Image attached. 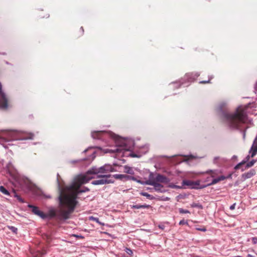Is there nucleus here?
Returning <instances> with one entry per match:
<instances>
[{
	"instance_id": "20e7f679",
	"label": "nucleus",
	"mask_w": 257,
	"mask_h": 257,
	"mask_svg": "<svg viewBox=\"0 0 257 257\" xmlns=\"http://www.w3.org/2000/svg\"><path fill=\"white\" fill-rule=\"evenodd\" d=\"M114 171V168L109 164H105L99 168L93 167L83 174L82 183H87L90 180L95 178V175H108L109 173Z\"/></svg>"
},
{
	"instance_id": "2eb2a0df",
	"label": "nucleus",
	"mask_w": 257,
	"mask_h": 257,
	"mask_svg": "<svg viewBox=\"0 0 257 257\" xmlns=\"http://www.w3.org/2000/svg\"><path fill=\"white\" fill-rule=\"evenodd\" d=\"M255 174V170L253 169H250L248 172L244 173L241 175V179L245 181L247 179L250 178Z\"/></svg>"
},
{
	"instance_id": "412c9836",
	"label": "nucleus",
	"mask_w": 257,
	"mask_h": 257,
	"mask_svg": "<svg viewBox=\"0 0 257 257\" xmlns=\"http://www.w3.org/2000/svg\"><path fill=\"white\" fill-rule=\"evenodd\" d=\"M126 175L115 174V175H113L112 176H111V177L110 178V179H112V180H113V178H114L117 179H121V180L123 179H126Z\"/></svg>"
},
{
	"instance_id": "cd10ccee",
	"label": "nucleus",
	"mask_w": 257,
	"mask_h": 257,
	"mask_svg": "<svg viewBox=\"0 0 257 257\" xmlns=\"http://www.w3.org/2000/svg\"><path fill=\"white\" fill-rule=\"evenodd\" d=\"M126 179L132 180H134V181H136L137 182H138V181H139V180H137L135 177H134L133 176H128V175H126Z\"/></svg>"
},
{
	"instance_id": "39448f33",
	"label": "nucleus",
	"mask_w": 257,
	"mask_h": 257,
	"mask_svg": "<svg viewBox=\"0 0 257 257\" xmlns=\"http://www.w3.org/2000/svg\"><path fill=\"white\" fill-rule=\"evenodd\" d=\"M18 131L12 130H0V143L3 144L9 142L10 140L16 137Z\"/></svg>"
},
{
	"instance_id": "5fc2aeb1",
	"label": "nucleus",
	"mask_w": 257,
	"mask_h": 257,
	"mask_svg": "<svg viewBox=\"0 0 257 257\" xmlns=\"http://www.w3.org/2000/svg\"><path fill=\"white\" fill-rule=\"evenodd\" d=\"M87 151V150L86 149V150L84 151V152H86Z\"/></svg>"
},
{
	"instance_id": "72a5a7b5",
	"label": "nucleus",
	"mask_w": 257,
	"mask_h": 257,
	"mask_svg": "<svg viewBox=\"0 0 257 257\" xmlns=\"http://www.w3.org/2000/svg\"><path fill=\"white\" fill-rule=\"evenodd\" d=\"M252 242L254 244H257V237H253L251 238Z\"/></svg>"
},
{
	"instance_id": "a211bd4d",
	"label": "nucleus",
	"mask_w": 257,
	"mask_h": 257,
	"mask_svg": "<svg viewBox=\"0 0 257 257\" xmlns=\"http://www.w3.org/2000/svg\"><path fill=\"white\" fill-rule=\"evenodd\" d=\"M58 200H59V199H58ZM60 210V200H59V210L57 211V213H56V212L55 211V210L52 209V210H51L50 211L49 215H48V216H50V217H54L57 216V217L59 219H60V220H65V219H61V218H59V213Z\"/></svg>"
},
{
	"instance_id": "ea45409f",
	"label": "nucleus",
	"mask_w": 257,
	"mask_h": 257,
	"mask_svg": "<svg viewBox=\"0 0 257 257\" xmlns=\"http://www.w3.org/2000/svg\"><path fill=\"white\" fill-rule=\"evenodd\" d=\"M218 178L219 179V181H220L224 180L225 179V177H224V176H220L218 177Z\"/></svg>"
},
{
	"instance_id": "de8ad7c7",
	"label": "nucleus",
	"mask_w": 257,
	"mask_h": 257,
	"mask_svg": "<svg viewBox=\"0 0 257 257\" xmlns=\"http://www.w3.org/2000/svg\"><path fill=\"white\" fill-rule=\"evenodd\" d=\"M183 183H184V184H185L188 185V181H183Z\"/></svg>"
},
{
	"instance_id": "dca6fc26",
	"label": "nucleus",
	"mask_w": 257,
	"mask_h": 257,
	"mask_svg": "<svg viewBox=\"0 0 257 257\" xmlns=\"http://www.w3.org/2000/svg\"><path fill=\"white\" fill-rule=\"evenodd\" d=\"M251 157V154H248L247 156H246L244 159L240 163L237 164L234 168L235 170L239 169L242 166H243L245 163H246Z\"/></svg>"
},
{
	"instance_id": "f8f14e48",
	"label": "nucleus",
	"mask_w": 257,
	"mask_h": 257,
	"mask_svg": "<svg viewBox=\"0 0 257 257\" xmlns=\"http://www.w3.org/2000/svg\"><path fill=\"white\" fill-rule=\"evenodd\" d=\"M8 98L6 93L2 90V86L0 83V108L6 109L8 108Z\"/></svg>"
},
{
	"instance_id": "f704fd0d",
	"label": "nucleus",
	"mask_w": 257,
	"mask_h": 257,
	"mask_svg": "<svg viewBox=\"0 0 257 257\" xmlns=\"http://www.w3.org/2000/svg\"><path fill=\"white\" fill-rule=\"evenodd\" d=\"M179 212L180 213H188L189 211L187 210H185V209H183L182 208H180L179 209Z\"/></svg>"
},
{
	"instance_id": "a878e982",
	"label": "nucleus",
	"mask_w": 257,
	"mask_h": 257,
	"mask_svg": "<svg viewBox=\"0 0 257 257\" xmlns=\"http://www.w3.org/2000/svg\"><path fill=\"white\" fill-rule=\"evenodd\" d=\"M194 208H196L199 210L200 209L201 210L203 209V206L201 204L199 203H194Z\"/></svg>"
},
{
	"instance_id": "4be33fe9",
	"label": "nucleus",
	"mask_w": 257,
	"mask_h": 257,
	"mask_svg": "<svg viewBox=\"0 0 257 257\" xmlns=\"http://www.w3.org/2000/svg\"><path fill=\"white\" fill-rule=\"evenodd\" d=\"M124 171L129 174L133 175L134 174V171L133 168L128 166L124 167Z\"/></svg>"
},
{
	"instance_id": "603ef678",
	"label": "nucleus",
	"mask_w": 257,
	"mask_h": 257,
	"mask_svg": "<svg viewBox=\"0 0 257 257\" xmlns=\"http://www.w3.org/2000/svg\"><path fill=\"white\" fill-rule=\"evenodd\" d=\"M81 29L82 30V32H83V31H84V30H83V27H81Z\"/></svg>"
},
{
	"instance_id": "f257e3e1",
	"label": "nucleus",
	"mask_w": 257,
	"mask_h": 257,
	"mask_svg": "<svg viewBox=\"0 0 257 257\" xmlns=\"http://www.w3.org/2000/svg\"><path fill=\"white\" fill-rule=\"evenodd\" d=\"M83 174L78 176L75 181L69 186L63 188L58 181V187L59 195L60 210L59 217L61 219H68L74 212L78 201L77 195L80 193L89 191V189L84 187L80 189V186L86 183H82Z\"/></svg>"
},
{
	"instance_id": "7c9ffc66",
	"label": "nucleus",
	"mask_w": 257,
	"mask_h": 257,
	"mask_svg": "<svg viewBox=\"0 0 257 257\" xmlns=\"http://www.w3.org/2000/svg\"><path fill=\"white\" fill-rule=\"evenodd\" d=\"M219 157H215L214 158L213 162L215 164H218V161L220 160Z\"/></svg>"
},
{
	"instance_id": "c03bdc74",
	"label": "nucleus",
	"mask_w": 257,
	"mask_h": 257,
	"mask_svg": "<svg viewBox=\"0 0 257 257\" xmlns=\"http://www.w3.org/2000/svg\"><path fill=\"white\" fill-rule=\"evenodd\" d=\"M92 157L93 159H94L95 157V152H93V153L92 154Z\"/></svg>"
},
{
	"instance_id": "4c0bfd02",
	"label": "nucleus",
	"mask_w": 257,
	"mask_h": 257,
	"mask_svg": "<svg viewBox=\"0 0 257 257\" xmlns=\"http://www.w3.org/2000/svg\"><path fill=\"white\" fill-rule=\"evenodd\" d=\"M83 160H75L71 161V163L74 164L82 161Z\"/></svg>"
},
{
	"instance_id": "4d7b16f0",
	"label": "nucleus",
	"mask_w": 257,
	"mask_h": 257,
	"mask_svg": "<svg viewBox=\"0 0 257 257\" xmlns=\"http://www.w3.org/2000/svg\"><path fill=\"white\" fill-rule=\"evenodd\" d=\"M256 160H257V158H256Z\"/></svg>"
},
{
	"instance_id": "c9c22d12",
	"label": "nucleus",
	"mask_w": 257,
	"mask_h": 257,
	"mask_svg": "<svg viewBox=\"0 0 257 257\" xmlns=\"http://www.w3.org/2000/svg\"><path fill=\"white\" fill-rule=\"evenodd\" d=\"M212 77H211L210 79H209L207 81H200V83H203V84H206V83H210V79H211Z\"/></svg>"
},
{
	"instance_id": "58836bf2",
	"label": "nucleus",
	"mask_w": 257,
	"mask_h": 257,
	"mask_svg": "<svg viewBox=\"0 0 257 257\" xmlns=\"http://www.w3.org/2000/svg\"><path fill=\"white\" fill-rule=\"evenodd\" d=\"M235 205H236V204H235V203H234V204H233L232 205H231L230 206V207H229L230 209V210H234V209H235Z\"/></svg>"
},
{
	"instance_id": "6e6d98bb",
	"label": "nucleus",
	"mask_w": 257,
	"mask_h": 257,
	"mask_svg": "<svg viewBox=\"0 0 257 257\" xmlns=\"http://www.w3.org/2000/svg\"><path fill=\"white\" fill-rule=\"evenodd\" d=\"M77 236L78 237V236ZM79 237H80L81 238L82 237V236H79Z\"/></svg>"
},
{
	"instance_id": "c85d7f7f",
	"label": "nucleus",
	"mask_w": 257,
	"mask_h": 257,
	"mask_svg": "<svg viewBox=\"0 0 257 257\" xmlns=\"http://www.w3.org/2000/svg\"><path fill=\"white\" fill-rule=\"evenodd\" d=\"M89 220L94 221L99 224H101V223L99 221V219L97 217H95L93 216H90L89 217Z\"/></svg>"
},
{
	"instance_id": "393cba45",
	"label": "nucleus",
	"mask_w": 257,
	"mask_h": 257,
	"mask_svg": "<svg viewBox=\"0 0 257 257\" xmlns=\"http://www.w3.org/2000/svg\"><path fill=\"white\" fill-rule=\"evenodd\" d=\"M141 194L142 196H145L149 199H152L153 198V197L151 195L147 192H142Z\"/></svg>"
},
{
	"instance_id": "423d86ee",
	"label": "nucleus",
	"mask_w": 257,
	"mask_h": 257,
	"mask_svg": "<svg viewBox=\"0 0 257 257\" xmlns=\"http://www.w3.org/2000/svg\"><path fill=\"white\" fill-rule=\"evenodd\" d=\"M111 177L110 174L95 175V178L98 179L93 181L91 184L94 185H99L112 183L114 182V180L110 179Z\"/></svg>"
},
{
	"instance_id": "49530a36",
	"label": "nucleus",
	"mask_w": 257,
	"mask_h": 257,
	"mask_svg": "<svg viewBox=\"0 0 257 257\" xmlns=\"http://www.w3.org/2000/svg\"><path fill=\"white\" fill-rule=\"evenodd\" d=\"M255 93H256L257 92V83H256L255 85Z\"/></svg>"
},
{
	"instance_id": "7ed1b4c3",
	"label": "nucleus",
	"mask_w": 257,
	"mask_h": 257,
	"mask_svg": "<svg viewBox=\"0 0 257 257\" xmlns=\"http://www.w3.org/2000/svg\"><path fill=\"white\" fill-rule=\"evenodd\" d=\"M91 136L94 139L103 141L106 142L107 138L112 139L114 141L115 148L107 149L106 153H116L119 155L122 154V155H124L125 152L132 151L135 146L133 139L122 138L110 131H93L91 133Z\"/></svg>"
},
{
	"instance_id": "b1692460",
	"label": "nucleus",
	"mask_w": 257,
	"mask_h": 257,
	"mask_svg": "<svg viewBox=\"0 0 257 257\" xmlns=\"http://www.w3.org/2000/svg\"><path fill=\"white\" fill-rule=\"evenodd\" d=\"M0 192L6 195H9L10 193L4 186H0Z\"/></svg>"
},
{
	"instance_id": "6e6552de",
	"label": "nucleus",
	"mask_w": 257,
	"mask_h": 257,
	"mask_svg": "<svg viewBox=\"0 0 257 257\" xmlns=\"http://www.w3.org/2000/svg\"><path fill=\"white\" fill-rule=\"evenodd\" d=\"M138 183L142 185H149L153 186L154 190L158 192L164 193L166 191V190L164 189L162 185L156 182V181H154V180H152L151 178V180H148L146 181H138Z\"/></svg>"
},
{
	"instance_id": "473e14b6",
	"label": "nucleus",
	"mask_w": 257,
	"mask_h": 257,
	"mask_svg": "<svg viewBox=\"0 0 257 257\" xmlns=\"http://www.w3.org/2000/svg\"><path fill=\"white\" fill-rule=\"evenodd\" d=\"M43 253L41 252H38L36 253L35 254H34V256L35 257H42Z\"/></svg>"
},
{
	"instance_id": "09e8293b",
	"label": "nucleus",
	"mask_w": 257,
	"mask_h": 257,
	"mask_svg": "<svg viewBox=\"0 0 257 257\" xmlns=\"http://www.w3.org/2000/svg\"><path fill=\"white\" fill-rule=\"evenodd\" d=\"M174 187L176 188H180L179 186H177V185H174Z\"/></svg>"
},
{
	"instance_id": "864d4df0",
	"label": "nucleus",
	"mask_w": 257,
	"mask_h": 257,
	"mask_svg": "<svg viewBox=\"0 0 257 257\" xmlns=\"http://www.w3.org/2000/svg\"><path fill=\"white\" fill-rule=\"evenodd\" d=\"M190 158H193V155H191L190 156Z\"/></svg>"
},
{
	"instance_id": "2f4dec72",
	"label": "nucleus",
	"mask_w": 257,
	"mask_h": 257,
	"mask_svg": "<svg viewBox=\"0 0 257 257\" xmlns=\"http://www.w3.org/2000/svg\"><path fill=\"white\" fill-rule=\"evenodd\" d=\"M9 228L12 232L15 233H16L18 231L17 228L15 227V226H10L9 227Z\"/></svg>"
},
{
	"instance_id": "bb28decb",
	"label": "nucleus",
	"mask_w": 257,
	"mask_h": 257,
	"mask_svg": "<svg viewBox=\"0 0 257 257\" xmlns=\"http://www.w3.org/2000/svg\"><path fill=\"white\" fill-rule=\"evenodd\" d=\"M14 196L16 198H17V199L19 200V202H20L21 203H24V200L20 196H19L17 194H16V193H14Z\"/></svg>"
},
{
	"instance_id": "8fccbe9b",
	"label": "nucleus",
	"mask_w": 257,
	"mask_h": 257,
	"mask_svg": "<svg viewBox=\"0 0 257 257\" xmlns=\"http://www.w3.org/2000/svg\"><path fill=\"white\" fill-rule=\"evenodd\" d=\"M189 160H190V158H189L188 160L185 159V160H184V161L188 162V161H189Z\"/></svg>"
},
{
	"instance_id": "3c124183",
	"label": "nucleus",
	"mask_w": 257,
	"mask_h": 257,
	"mask_svg": "<svg viewBox=\"0 0 257 257\" xmlns=\"http://www.w3.org/2000/svg\"><path fill=\"white\" fill-rule=\"evenodd\" d=\"M199 75V74H195V76H196V77H198Z\"/></svg>"
},
{
	"instance_id": "5701e85b",
	"label": "nucleus",
	"mask_w": 257,
	"mask_h": 257,
	"mask_svg": "<svg viewBox=\"0 0 257 257\" xmlns=\"http://www.w3.org/2000/svg\"><path fill=\"white\" fill-rule=\"evenodd\" d=\"M194 229H195L196 230L203 232H205L206 231V227L204 226L199 227L197 225H194Z\"/></svg>"
},
{
	"instance_id": "1a4fd4ad",
	"label": "nucleus",
	"mask_w": 257,
	"mask_h": 257,
	"mask_svg": "<svg viewBox=\"0 0 257 257\" xmlns=\"http://www.w3.org/2000/svg\"><path fill=\"white\" fill-rule=\"evenodd\" d=\"M151 178L152 180H154V181H156V182L160 184L164 183L167 184L170 181V179L165 176L160 174H156V175L155 176L152 172L150 173L148 180H151Z\"/></svg>"
},
{
	"instance_id": "79ce46f5",
	"label": "nucleus",
	"mask_w": 257,
	"mask_h": 257,
	"mask_svg": "<svg viewBox=\"0 0 257 257\" xmlns=\"http://www.w3.org/2000/svg\"><path fill=\"white\" fill-rule=\"evenodd\" d=\"M193 158H194V160L195 159H197V158H203V157H197L196 155H195L194 154Z\"/></svg>"
},
{
	"instance_id": "4468645a",
	"label": "nucleus",
	"mask_w": 257,
	"mask_h": 257,
	"mask_svg": "<svg viewBox=\"0 0 257 257\" xmlns=\"http://www.w3.org/2000/svg\"><path fill=\"white\" fill-rule=\"evenodd\" d=\"M28 207L32 209V212L35 215L40 216L42 219H45L48 217L47 214L44 213L40 211L38 207L33 206L32 205H28Z\"/></svg>"
},
{
	"instance_id": "f3484780",
	"label": "nucleus",
	"mask_w": 257,
	"mask_h": 257,
	"mask_svg": "<svg viewBox=\"0 0 257 257\" xmlns=\"http://www.w3.org/2000/svg\"><path fill=\"white\" fill-rule=\"evenodd\" d=\"M256 162H257V160L256 159H252L251 161H250L249 162H247L246 163H245L240 169H241V171L242 172H243L244 170L253 166Z\"/></svg>"
},
{
	"instance_id": "a19ab883",
	"label": "nucleus",
	"mask_w": 257,
	"mask_h": 257,
	"mask_svg": "<svg viewBox=\"0 0 257 257\" xmlns=\"http://www.w3.org/2000/svg\"><path fill=\"white\" fill-rule=\"evenodd\" d=\"M159 227L160 229H164V228H165V225H163V224H162V225H159Z\"/></svg>"
},
{
	"instance_id": "f03ea898",
	"label": "nucleus",
	"mask_w": 257,
	"mask_h": 257,
	"mask_svg": "<svg viewBox=\"0 0 257 257\" xmlns=\"http://www.w3.org/2000/svg\"><path fill=\"white\" fill-rule=\"evenodd\" d=\"M227 103L225 102H221L216 107V111L222 121L226 125L232 130H240L243 136V139H245L246 130L248 126L243 128V125H252V119L248 117L246 109L242 106H238L233 112H228L226 107Z\"/></svg>"
},
{
	"instance_id": "37998d69",
	"label": "nucleus",
	"mask_w": 257,
	"mask_h": 257,
	"mask_svg": "<svg viewBox=\"0 0 257 257\" xmlns=\"http://www.w3.org/2000/svg\"><path fill=\"white\" fill-rule=\"evenodd\" d=\"M247 257H256V256H254V255H251V254H248L247 255Z\"/></svg>"
},
{
	"instance_id": "6ab92c4d",
	"label": "nucleus",
	"mask_w": 257,
	"mask_h": 257,
	"mask_svg": "<svg viewBox=\"0 0 257 257\" xmlns=\"http://www.w3.org/2000/svg\"><path fill=\"white\" fill-rule=\"evenodd\" d=\"M150 207V205L147 204L140 205V204H136L133 205L132 206V208L133 209H141V208H149Z\"/></svg>"
},
{
	"instance_id": "aec40b11",
	"label": "nucleus",
	"mask_w": 257,
	"mask_h": 257,
	"mask_svg": "<svg viewBox=\"0 0 257 257\" xmlns=\"http://www.w3.org/2000/svg\"><path fill=\"white\" fill-rule=\"evenodd\" d=\"M34 134L32 133H27L25 135L24 137H23L21 139L22 140H32L33 139Z\"/></svg>"
},
{
	"instance_id": "a18cd8bd",
	"label": "nucleus",
	"mask_w": 257,
	"mask_h": 257,
	"mask_svg": "<svg viewBox=\"0 0 257 257\" xmlns=\"http://www.w3.org/2000/svg\"><path fill=\"white\" fill-rule=\"evenodd\" d=\"M237 157L236 156L234 155V156H232V160H233V159H237Z\"/></svg>"
},
{
	"instance_id": "c756f323",
	"label": "nucleus",
	"mask_w": 257,
	"mask_h": 257,
	"mask_svg": "<svg viewBox=\"0 0 257 257\" xmlns=\"http://www.w3.org/2000/svg\"><path fill=\"white\" fill-rule=\"evenodd\" d=\"M125 251L129 255H132L133 254V250L129 248H127L126 247L124 249Z\"/></svg>"
},
{
	"instance_id": "e433bc0d",
	"label": "nucleus",
	"mask_w": 257,
	"mask_h": 257,
	"mask_svg": "<svg viewBox=\"0 0 257 257\" xmlns=\"http://www.w3.org/2000/svg\"><path fill=\"white\" fill-rule=\"evenodd\" d=\"M187 223V222L186 221H185V220H181L180 222H179V224L180 225H183V224H185Z\"/></svg>"
},
{
	"instance_id": "0eeeda50",
	"label": "nucleus",
	"mask_w": 257,
	"mask_h": 257,
	"mask_svg": "<svg viewBox=\"0 0 257 257\" xmlns=\"http://www.w3.org/2000/svg\"><path fill=\"white\" fill-rule=\"evenodd\" d=\"M192 74L187 73L183 78L179 81L172 82L170 85L175 86L179 88L182 86L183 87H187L190 85L192 81Z\"/></svg>"
},
{
	"instance_id": "ddd939ff",
	"label": "nucleus",
	"mask_w": 257,
	"mask_h": 257,
	"mask_svg": "<svg viewBox=\"0 0 257 257\" xmlns=\"http://www.w3.org/2000/svg\"><path fill=\"white\" fill-rule=\"evenodd\" d=\"M219 182L218 177L213 179L212 181L206 185H200L197 181H194V189H202L207 186L212 185Z\"/></svg>"
},
{
	"instance_id": "9b49d317",
	"label": "nucleus",
	"mask_w": 257,
	"mask_h": 257,
	"mask_svg": "<svg viewBox=\"0 0 257 257\" xmlns=\"http://www.w3.org/2000/svg\"><path fill=\"white\" fill-rule=\"evenodd\" d=\"M149 150V147L148 145L140 147L138 148V150L137 153L134 152H130L128 155L133 158H140L142 155L147 153Z\"/></svg>"
},
{
	"instance_id": "9d476101",
	"label": "nucleus",
	"mask_w": 257,
	"mask_h": 257,
	"mask_svg": "<svg viewBox=\"0 0 257 257\" xmlns=\"http://www.w3.org/2000/svg\"><path fill=\"white\" fill-rule=\"evenodd\" d=\"M7 167L8 171L10 173V174L13 177L14 180L18 183H19L20 184L22 185L23 184V181H24V184H26L27 182H29V180L27 178H21V177L18 174H12V169L14 167L13 164L11 163H9L7 165Z\"/></svg>"
}]
</instances>
